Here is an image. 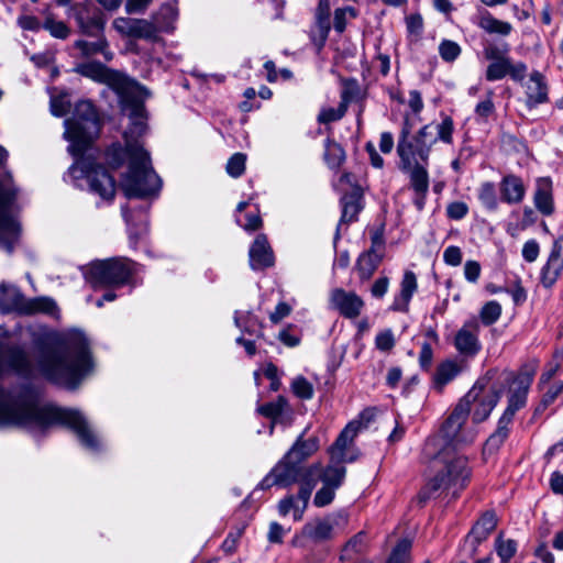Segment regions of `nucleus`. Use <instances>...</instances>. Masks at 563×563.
I'll return each instance as SVG.
<instances>
[{
  "mask_svg": "<svg viewBox=\"0 0 563 563\" xmlns=\"http://www.w3.org/2000/svg\"><path fill=\"white\" fill-rule=\"evenodd\" d=\"M345 159L343 147L333 140L327 139L324 145V161L329 168L339 169Z\"/></svg>",
  "mask_w": 563,
  "mask_h": 563,
  "instance_id": "obj_43",
  "label": "nucleus"
},
{
  "mask_svg": "<svg viewBox=\"0 0 563 563\" xmlns=\"http://www.w3.org/2000/svg\"><path fill=\"white\" fill-rule=\"evenodd\" d=\"M76 21L85 34L96 35L103 29L102 13L91 2H85L75 7Z\"/></svg>",
  "mask_w": 563,
  "mask_h": 563,
  "instance_id": "obj_19",
  "label": "nucleus"
},
{
  "mask_svg": "<svg viewBox=\"0 0 563 563\" xmlns=\"http://www.w3.org/2000/svg\"><path fill=\"white\" fill-rule=\"evenodd\" d=\"M477 198L486 211H497L500 196L498 197L496 186L493 181H483L479 185L477 188Z\"/></svg>",
  "mask_w": 563,
  "mask_h": 563,
  "instance_id": "obj_40",
  "label": "nucleus"
},
{
  "mask_svg": "<svg viewBox=\"0 0 563 563\" xmlns=\"http://www.w3.org/2000/svg\"><path fill=\"white\" fill-rule=\"evenodd\" d=\"M383 257L366 252H362L355 263V272L361 282L369 280L380 265Z\"/></svg>",
  "mask_w": 563,
  "mask_h": 563,
  "instance_id": "obj_39",
  "label": "nucleus"
},
{
  "mask_svg": "<svg viewBox=\"0 0 563 563\" xmlns=\"http://www.w3.org/2000/svg\"><path fill=\"white\" fill-rule=\"evenodd\" d=\"M341 82V103L349 108V104L362 101L366 96V88L356 79L339 76Z\"/></svg>",
  "mask_w": 563,
  "mask_h": 563,
  "instance_id": "obj_32",
  "label": "nucleus"
},
{
  "mask_svg": "<svg viewBox=\"0 0 563 563\" xmlns=\"http://www.w3.org/2000/svg\"><path fill=\"white\" fill-rule=\"evenodd\" d=\"M319 464L306 465L295 459L285 456L272 468V471L260 482L258 488L268 489L273 486L288 487L310 475H318Z\"/></svg>",
  "mask_w": 563,
  "mask_h": 563,
  "instance_id": "obj_9",
  "label": "nucleus"
},
{
  "mask_svg": "<svg viewBox=\"0 0 563 563\" xmlns=\"http://www.w3.org/2000/svg\"><path fill=\"white\" fill-rule=\"evenodd\" d=\"M507 73H486L488 81L500 80ZM514 81L520 82L525 87L527 97L526 104L529 109H533L549 100V88L542 73H509Z\"/></svg>",
  "mask_w": 563,
  "mask_h": 563,
  "instance_id": "obj_11",
  "label": "nucleus"
},
{
  "mask_svg": "<svg viewBox=\"0 0 563 563\" xmlns=\"http://www.w3.org/2000/svg\"><path fill=\"white\" fill-rule=\"evenodd\" d=\"M481 331L479 320L475 317L466 320L454 336L456 351L466 357H474L482 350L478 339Z\"/></svg>",
  "mask_w": 563,
  "mask_h": 563,
  "instance_id": "obj_14",
  "label": "nucleus"
},
{
  "mask_svg": "<svg viewBox=\"0 0 563 563\" xmlns=\"http://www.w3.org/2000/svg\"><path fill=\"white\" fill-rule=\"evenodd\" d=\"M445 213L450 220L459 221L467 216L468 206L463 201H452L446 206Z\"/></svg>",
  "mask_w": 563,
  "mask_h": 563,
  "instance_id": "obj_60",
  "label": "nucleus"
},
{
  "mask_svg": "<svg viewBox=\"0 0 563 563\" xmlns=\"http://www.w3.org/2000/svg\"><path fill=\"white\" fill-rule=\"evenodd\" d=\"M341 522L345 523L346 517L342 515H330L324 518L314 519L302 527L300 537L314 542L329 540L333 537L335 529Z\"/></svg>",
  "mask_w": 563,
  "mask_h": 563,
  "instance_id": "obj_15",
  "label": "nucleus"
},
{
  "mask_svg": "<svg viewBox=\"0 0 563 563\" xmlns=\"http://www.w3.org/2000/svg\"><path fill=\"white\" fill-rule=\"evenodd\" d=\"M26 297L20 289L11 284H0V311L2 313L19 312L23 314Z\"/></svg>",
  "mask_w": 563,
  "mask_h": 563,
  "instance_id": "obj_28",
  "label": "nucleus"
},
{
  "mask_svg": "<svg viewBox=\"0 0 563 563\" xmlns=\"http://www.w3.org/2000/svg\"><path fill=\"white\" fill-rule=\"evenodd\" d=\"M357 16V11L353 7L338 8L334 11L333 26L338 33H343L349 19Z\"/></svg>",
  "mask_w": 563,
  "mask_h": 563,
  "instance_id": "obj_51",
  "label": "nucleus"
},
{
  "mask_svg": "<svg viewBox=\"0 0 563 563\" xmlns=\"http://www.w3.org/2000/svg\"><path fill=\"white\" fill-rule=\"evenodd\" d=\"M367 549V537L366 533L361 531L352 537L343 547L340 560L353 561L357 559H364L363 554Z\"/></svg>",
  "mask_w": 563,
  "mask_h": 563,
  "instance_id": "obj_37",
  "label": "nucleus"
},
{
  "mask_svg": "<svg viewBox=\"0 0 563 563\" xmlns=\"http://www.w3.org/2000/svg\"><path fill=\"white\" fill-rule=\"evenodd\" d=\"M485 57L489 62L487 70H525L523 64H515L509 56L507 46L488 45L485 51Z\"/></svg>",
  "mask_w": 563,
  "mask_h": 563,
  "instance_id": "obj_26",
  "label": "nucleus"
},
{
  "mask_svg": "<svg viewBox=\"0 0 563 563\" xmlns=\"http://www.w3.org/2000/svg\"><path fill=\"white\" fill-rule=\"evenodd\" d=\"M250 265L254 271L274 265V253L265 234H258L249 251Z\"/></svg>",
  "mask_w": 563,
  "mask_h": 563,
  "instance_id": "obj_25",
  "label": "nucleus"
},
{
  "mask_svg": "<svg viewBox=\"0 0 563 563\" xmlns=\"http://www.w3.org/2000/svg\"><path fill=\"white\" fill-rule=\"evenodd\" d=\"M246 155L243 153L233 154L227 163V173L234 178L243 175L245 170Z\"/></svg>",
  "mask_w": 563,
  "mask_h": 563,
  "instance_id": "obj_55",
  "label": "nucleus"
},
{
  "mask_svg": "<svg viewBox=\"0 0 563 563\" xmlns=\"http://www.w3.org/2000/svg\"><path fill=\"white\" fill-rule=\"evenodd\" d=\"M563 271V246L554 241L545 265L541 269V283L544 287H552Z\"/></svg>",
  "mask_w": 563,
  "mask_h": 563,
  "instance_id": "obj_24",
  "label": "nucleus"
},
{
  "mask_svg": "<svg viewBox=\"0 0 563 563\" xmlns=\"http://www.w3.org/2000/svg\"><path fill=\"white\" fill-rule=\"evenodd\" d=\"M470 477L471 468L468 467L467 457L454 455L452 460L446 462L445 466L437 471L435 475L427 479L419 490L417 499L419 504L424 505L445 490H452V495L456 496L466 487Z\"/></svg>",
  "mask_w": 563,
  "mask_h": 563,
  "instance_id": "obj_8",
  "label": "nucleus"
},
{
  "mask_svg": "<svg viewBox=\"0 0 563 563\" xmlns=\"http://www.w3.org/2000/svg\"><path fill=\"white\" fill-rule=\"evenodd\" d=\"M16 191L7 188L0 181V247L12 254L20 239L19 222L10 216V209L15 200Z\"/></svg>",
  "mask_w": 563,
  "mask_h": 563,
  "instance_id": "obj_10",
  "label": "nucleus"
},
{
  "mask_svg": "<svg viewBox=\"0 0 563 563\" xmlns=\"http://www.w3.org/2000/svg\"><path fill=\"white\" fill-rule=\"evenodd\" d=\"M396 345V339L390 329L380 331L375 336V347L380 352L389 353Z\"/></svg>",
  "mask_w": 563,
  "mask_h": 563,
  "instance_id": "obj_56",
  "label": "nucleus"
},
{
  "mask_svg": "<svg viewBox=\"0 0 563 563\" xmlns=\"http://www.w3.org/2000/svg\"><path fill=\"white\" fill-rule=\"evenodd\" d=\"M178 18V8L176 1L164 3L153 16V20L159 32H170L175 27Z\"/></svg>",
  "mask_w": 563,
  "mask_h": 563,
  "instance_id": "obj_34",
  "label": "nucleus"
},
{
  "mask_svg": "<svg viewBox=\"0 0 563 563\" xmlns=\"http://www.w3.org/2000/svg\"><path fill=\"white\" fill-rule=\"evenodd\" d=\"M18 25L24 31L37 32L43 29L40 19L31 14H22L16 20Z\"/></svg>",
  "mask_w": 563,
  "mask_h": 563,
  "instance_id": "obj_64",
  "label": "nucleus"
},
{
  "mask_svg": "<svg viewBox=\"0 0 563 563\" xmlns=\"http://www.w3.org/2000/svg\"><path fill=\"white\" fill-rule=\"evenodd\" d=\"M43 29L48 31L49 34L59 40H65L69 35V29L63 21H56L52 15H47Z\"/></svg>",
  "mask_w": 563,
  "mask_h": 563,
  "instance_id": "obj_52",
  "label": "nucleus"
},
{
  "mask_svg": "<svg viewBox=\"0 0 563 563\" xmlns=\"http://www.w3.org/2000/svg\"><path fill=\"white\" fill-rule=\"evenodd\" d=\"M291 391L302 400H309L313 397L314 389L312 384L303 376H297L291 382Z\"/></svg>",
  "mask_w": 563,
  "mask_h": 563,
  "instance_id": "obj_50",
  "label": "nucleus"
},
{
  "mask_svg": "<svg viewBox=\"0 0 563 563\" xmlns=\"http://www.w3.org/2000/svg\"><path fill=\"white\" fill-rule=\"evenodd\" d=\"M60 424L71 430L80 444L97 452L100 442L86 417L76 409L55 405H40L37 389L29 383L11 388L0 386V427H18L44 432L49 427Z\"/></svg>",
  "mask_w": 563,
  "mask_h": 563,
  "instance_id": "obj_3",
  "label": "nucleus"
},
{
  "mask_svg": "<svg viewBox=\"0 0 563 563\" xmlns=\"http://www.w3.org/2000/svg\"><path fill=\"white\" fill-rule=\"evenodd\" d=\"M345 463H347V461H334L330 456L329 464L320 474L322 483L339 489L342 486L346 475V468L344 466Z\"/></svg>",
  "mask_w": 563,
  "mask_h": 563,
  "instance_id": "obj_36",
  "label": "nucleus"
},
{
  "mask_svg": "<svg viewBox=\"0 0 563 563\" xmlns=\"http://www.w3.org/2000/svg\"><path fill=\"white\" fill-rule=\"evenodd\" d=\"M341 218L336 228L334 240L340 239V228L342 224H350L357 220L358 213L363 209V195L355 189L342 196L341 200Z\"/></svg>",
  "mask_w": 563,
  "mask_h": 563,
  "instance_id": "obj_23",
  "label": "nucleus"
},
{
  "mask_svg": "<svg viewBox=\"0 0 563 563\" xmlns=\"http://www.w3.org/2000/svg\"><path fill=\"white\" fill-rule=\"evenodd\" d=\"M264 376L269 379V390L271 391H278L282 387V380L280 376L282 373L278 369V367L273 363H267L265 367L263 368Z\"/></svg>",
  "mask_w": 563,
  "mask_h": 563,
  "instance_id": "obj_59",
  "label": "nucleus"
},
{
  "mask_svg": "<svg viewBox=\"0 0 563 563\" xmlns=\"http://www.w3.org/2000/svg\"><path fill=\"white\" fill-rule=\"evenodd\" d=\"M132 37L154 41L159 33L154 20L135 19Z\"/></svg>",
  "mask_w": 563,
  "mask_h": 563,
  "instance_id": "obj_47",
  "label": "nucleus"
},
{
  "mask_svg": "<svg viewBox=\"0 0 563 563\" xmlns=\"http://www.w3.org/2000/svg\"><path fill=\"white\" fill-rule=\"evenodd\" d=\"M537 366L525 364L512 375L509 380L508 404L498 419L496 430L488 437L484 445V452H497L508 439L517 411L527 405L528 393L534 379Z\"/></svg>",
  "mask_w": 563,
  "mask_h": 563,
  "instance_id": "obj_6",
  "label": "nucleus"
},
{
  "mask_svg": "<svg viewBox=\"0 0 563 563\" xmlns=\"http://www.w3.org/2000/svg\"><path fill=\"white\" fill-rule=\"evenodd\" d=\"M360 424L350 422L340 432L334 443L329 449V454L334 461H347L353 463L357 459V453L354 449V439L357 435Z\"/></svg>",
  "mask_w": 563,
  "mask_h": 563,
  "instance_id": "obj_16",
  "label": "nucleus"
},
{
  "mask_svg": "<svg viewBox=\"0 0 563 563\" xmlns=\"http://www.w3.org/2000/svg\"><path fill=\"white\" fill-rule=\"evenodd\" d=\"M533 202L543 216H551L554 212L552 181L549 177H542L537 180Z\"/></svg>",
  "mask_w": 563,
  "mask_h": 563,
  "instance_id": "obj_31",
  "label": "nucleus"
},
{
  "mask_svg": "<svg viewBox=\"0 0 563 563\" xmlns=\"http://www.w3.org/2000/svg\"><path fill=\"white\" fill-rule=\"evenodd\" d=\"M439 54L445 62L455 60L461 54L460 45L451 40H443L439 45Z\"/></svg>",
  "mask_w": 563,
  "mask_h": 563,
  "instance_id": "obj_57",
  "label": "nucleus"
},
{
  "mask_svg": "<svg viewBox=\"0 0 563 563\" xmlns=\"http://www.w3.org/2000/svg\"><path fill=\"white\" fill-rule=\"evenodd\" d=\"M473 22L488 34H498L507 36L512 31V25L509 22L496 19L487 10H478L477 14L473 16Z\"/></svg>",
  "mask_w": 563,
  "mask_h": 563,
  "instance_id": "obj_30",
  "label": "nucleus"
},
{
  "mask_svg": "<svg viewBox=\"0 0 563 563\" xmlns=\"http://www.w3.org/2000/svg\"><path fill=\"white\" fill-rule=\"evenodd\" d=\"M140 271L139 263L124 256H115L91 262L85 272V278L93 288L123 286L134 288L137 285L136 276Z\"/></svg>",
  "mask_w": 563,
  "mask_h": 563,
  "instance_id": "obj_7",
  "label": "nucleus"
},
{
  "mask_svg": "<svg viewBox=\"0 0 563 563\" xmlns=\"http://www.w3.org/2000/svg\"><path fill=\"white\" fill-rule=\"evenodd\" d=\"M58 311L56 302L48 297H37L29 299L26 298V303L24 308L23 314H34V313H46L49 316L56 314Z\"/></svg>",
  "mask_w": 563,
  "mask_h": 563,
  "instance_id": "obj_41",
  "label": "nucleus"
},
{
  "mask_svg": "<svg viewBox=\"0 0 563 563\" xmlns=\"http://www.w3.org/2000/svg\"><path fill=\"white\" fill-rule=\"evenodd\" d=\"M409 177V187L412 190V203L418 211H422L426 206L427 196L429 192V173L428 165L419 164L412 166L411 169H400Z\"/></svg>",
  "mask_w": 563,
  "mask_h": 563,
  "instance_id": "obj_17",
  "label": "nucleus"
},
{
  "mask_svg": "<svg viewBox=\"0 0 563 563\" xmlns=\"http://www.w3.org/2000/svg\"><path fill=\"white\" fill-rule=\"evenodd\" d=\"M244 100L239 103V109L242 112H251L261 107L260 102L255 100L256 91L254 88L250 87L243 92Z\"/></svg>",
  "mask_w": 563,
  "mask_h": 563,
  "instance_id": "obj_63",
  "label": "nucleus"
},
{
  "mask_svg": "<svg viewBox=\"0 0 563 563\" xmlns=\"http://www.w3.org/2000/svg\"><path fill=\"white\" fill-rule=\"evenodd\" d=\"M249 206L247 201H241L236 207L235 220L236 223L245 231L253 232L262 225V219L257 212H250L242 216V212Z\"/></svg>",
  "mask_w": 563,
  "mask_h": 563,
  "instance_id": "obj_44",
  "label": "nucleus"
},
{
  "mask_svg": "<svg viewBox=\"0 0 563 563\" xmlns=\"http://www.w3.org/2000/svg\"><path fill=\"white\" fill-rule=\"evenodd\" d=\"M518 543L514 539H504L500 533L495 540V550L501 563H508L517 553Z\"/></svg>",
  "mask_w": 563,
  "mask_h": 563,
  "instance_id": "obj_45",
  "label": "nucleus"
},
{
  "mask_svg": "<svg viewBox=\"0 0 563 563\" xmlns=\"http://www.w3.org/2000/svg\"><path fill=\"white\" fill-rule=\"evenodd\" d=\"M473 396V393H467L441 426L439 433L454 448L457 444L471 442L473 440V438L467 439L462 434V427L465 424L471 413L468 400L472 399Z\"/></svg>",
  "mask_w": 563,
  "mask_h": 563,
  "instance_id": "obj_12",
  "label": "nucleus"
},
{
  "mask_svg": "<svg viewBox=\"0 0 563 563\" xmlns=\"http://www.w3.org/2000/svg\"><path fill=\"white\" fill-rule=\"evenodd\" d=\"M279 341L288 347L299 345L301 338L294 325H288L283 329L278 334Z\"/></svg>",
  "mask_w": 563,
  "mask_h": 563,
  "instance_id": "obj_61",
  "label": "nucleus"
},
{
  "mask_svg": "<svg viewBox=\"0 0 563 563\" xmlns=\"http://www.w3.org/2000/svg\"><path fill=\"white\" fill-rule=\"evenodd\" d=\"M501 316V306L496 300L486 302L481 311L479 319L484 325H492L498 321Z\"/></svg>",
  "mask_w": 563,
  "mask_h": 563,
  "instance_id": "obj_48",
  "label": "nucleus"
},
{
  "mask_svg": "<svg viewBox=\"0 0 563 563\" xmlns=\"http://www.w3.org/2000/svg\"><path fill=\"white\" fill-rule=\"evenodd\" d=\"M330 300L332 307L346 319L357 318L364 308V300L356 292L342 288L332 290Z\"/></svg>",
  "mask_w": 563,
  "mask_h": 563,
  "instance_id": "obj_18",
  "label": "nucleus"
},
{
  "mask_svg": "<svg viewBox=\"0 0 563 563\" xmlns=\"http://www.w3.org/2000/svg\"><path fill=\"white\" fill-rule=\"evenodd\" d=\"M76 46L86 56H93V55L102 54L106 59H109L107 53L104 52V45L102 42L89 43L86 41H78V42H76Z\"/></svg>",
  "mask_w": 563,
  "mask_h": 563,
  "instance_id": "obj_62",
  "label": "nucleus"
},
{
  "mask_svg": "<svg viewBox=\"0 0 563 563\" xmlns=\"http://www.w3.org/2000/svg\"><path fill=\"white\" fill-rule=\"evenodd\" d=\"M91 79L104 82L118 97L121 113L129 119L123 133L125 145L111 144L106 151L108 165L118 169L128 162V172L122 176V190L128 198H155L163 181L152 166L150 153L140 139L148 131L150 113L145 107L152 92L125 73H81Z\"/></svg>",
  "mask_w": 563,
  "mask_h": 563,
  "instance_id": "obj_1",
  "label": "nucleus"
},
{
  "mask_svg": "<svg viewBox=\"0 0 563 563\" xmlns=\"http://www.w3.org/2000/svg\"><path fill=\"white\" fill-rule=\"evenodd\" d=\"M35 346L34 366L23 345L0 344V378L8 373L30 378L36 369L47 382L75 390L93 371L90 342L79 330L48 332Z\"/></svg>",
  "mask_w": 563,
  "mask_h": 563,
  "instance_id": "obj_2",
  "label": "nucleus"
},
{
  "mask_svg": "<svg viewBox=\"0 0 563 563\" xmlns=\"http://www.w3.org/2000/svg\"><path fill=\"white\" fill-rule=\"evenodd\" d=\"M347 111L344 103H339L336 108L322 109L318 115V121L322 124H328L341 120Z\"/></svg>",
  "mask_w": 563,
  "mask_h": 563,
  "instance_id": "obj_53",
  "label": "nucleus"
},
{
  "mask_svg": "<svg viewBox=\"0 0 563 563\" xmlns=\"http://www.w3.org/2000/svg\"><path fill=\"white\" fill-rule=\"evenodd\" d=\"M316 476L317 475H310L308 478H302V481L298 482L300 484V487H299L297 495H295V497L299 501H301V506H300V508L297 507V509H296L297 518L300 516V512H305L308 507V503L311 497V493L316 486Z\"/></svg>",
  "mask_w": 563,
  "mask_h": 563,
  "instance_id": "obj_46",
  "label": "nucleus"
},
{
  "mask_svg": "<svg viewBox=\"0 0 563 563\" xmlns=\"http://www.w3.org/2000/svg\"><path fill=\"white\" fill-rule=\"evenodd\" d=\"M412 124L406 118L397 143L399 169H411L419 164L429 165L432 146L438 142L453 143L454 121L450 115L442 114L441 122L426 124L416 134H411Z\"/></svg>",
  "mask_w": 563,
  "mask_h": 563,
  "instance_id": "obj_5",
  "label": "nucleus"
},
{
  "mask_svg": "<svg viewBox=\"0 0 563 563\" xmlns=\"http://www.w3.org/2000/svg\"><path fill=\"white\" fill-rule=\"evenodd\" d=\"M468 393L474 394L472 399L468 400L473 422L481 423L490 416V412L497 406L500 398L499 391L494 389L485 390L477 383Z\"/></svg>",
  "mask_w": 563,
  "mask_h": 563,
  "instance_id": "obj_13",
  "label": "nucleus"
},
{
  "mask_svg": "<svg viewBox=\"0 0 563 563\" xmlns=\"http://www.w3.org/2000/svg\"><path fill=\"white\" fill-rule=\"evenodd\" d=\"M496 526L497 517L494 511H485L479 517L465 539V542L471 544L473 553L476 551L478 544L488 538Z\"/></svg>",
  "mask_w": 563,
  "mask_h": 563,
  "instance_id": "obj_27",
  "label": "nucleus"
},
{
  "mask_svg": "<svg viewBox=\"0 0 563 563\" xmlns=\"http://www.w3.org/2000/svg\"><path fill=\"white\" fill-rule=\"evenodd\" d=\"M454 455H459L454 446L446 442L440 433L430 435L422 448V456L426 460L439 462L442 466H445Z\"/></svg>",
  "mask_w": 563,
  "mask_h": 563,
  "instance_id": "obj_21",
  "label": "nucleus"
},
{
  "mask_svg": "<svg viewBox=\"0 0 563 563\" xmlns=\"http://www.w3.org/2000/svg\"><path fill=\"white\" fill-rule=\"evenodd\" d=\"M319 449V439L317 437L303 438L301 433L292 446L287 452V459H295L301 464Z\"/></svg>",
  "mask_w": 563,
  "mask_h": 563,
  "instance_id": "obj_33",
  "label": "nucleus"
},
{
  "mask_svg": "<svg viewBox=\"0 0 563 563\" xmlns=\"http://www.w3.org/2000/svg\"><path fill=\"white\" fill-rule=\"evenodd\" d=\"M500 201L507 205H519L523 201L527 187L523 179L512 173L501 177L499 185Z\"/></svg>",
  "mask_w": 563,
  "mask_h": 563,
  "instance_id": "obj_22",
  "label": "nucleus"
},
{
  "mask_svg": "<svg viewBox=\"0 0 563 563\" xmlns=\"http://www.w3.org/2000/svg\"><path fill=\"white\" fill-rule=\"evenodd\" d=\"M256 411L273 421V424L283 421V415L285 411H290L288 400L284 396H278L276 400L269 401L263 405H258ZM274 426L271 428L273 432Z\"/></svg>",
  "mask_w": 563,
  "mask_h": 563,
  "instance_id": "obj_35",
  "label": "nucleus"
},
{
  "mask_svg": "<svg viewBox=\"0 0 563 563\" xmlns=\"http://www.w3.org/2000/svg\"><path fill=\"white\" fill-rule=\"evenodd\" d=\"M301 501H299L295 495H288L282 500H279L277 509L278 514L282 517L288 516L290 512L292 514V519L295 521H300L303 518L305 512H300V516L297 518V507L300 508Z\"/></svg>",
  "mask_w": 563,
  "mask_h": 563,
  "instance_id": "obj_49",
  "label": "nucleus"
},
{
  "mask_svg": "<svg viewBox=\"0 0 563 563\" xmlns=\"http://www.w3.org/2000/svg\"><path fill=\"white\" fill-rule=\"evenodd\" d=\"M366 253L385 256V236L384 228L375 229L371 232V246L365 251Z\"/></svg>",
  "mask_w": 563,
  "mask_h": 563,
  "instance_id": "obj_54",
  "label": "nucleus"
},
{
  "mask_svg": "<svg viewBox=\"0 0 563 563\" xmlns=\"http://www.w3.org/2000/svg\"><path fill=\"white\" fill-rule=\"evenodd\" d=\"M336 488L333 486L323 484L322 487L316 493L313 504L316 507H325L330 505L335 497Z\"/></svg>",
  "mask_w": 563,
  "mask_h": 563,
  "instance_id": "obj_58",
  "label": "nucleus"
},
{
  "mask_svg": "<svg viewBox=\"0 0 563 563\" xmlns=\"http://www.w3.org/2000/svg\"><path fill=\"white\" fill-rule=\"evenodd\" d=\"M418 290L417 275L412 271H405L399 284V292L394 296L389 310L407 313L413 295Z\"/></svg>",
  "mask_w": 563,
  "mask_h": 563,
  "instance_id": "obj_20",
  "label": "nucleus"
},
{
  "mask_svg": "<svg viewBox=\"0 0 563 563\" xmlns=\"http://www.w3.org/2000/svg\"><path fill=\"white\" fill-rule=\"evenodd\" d=\"M462 372V366L455 360H444L438 364L432 375V388L442 394L444 387L454 380Z\"/></svg>",
  "mask_w": 563,
  "mask_h": 563,
  "instance_id": "obj_29",
  "label": "nucleus"
},
{
  "mask_svg": "<svg viewBox=\"0 0 563 563\" xmlns=\"http://www.w3.org/2000/svg\"><path fill=\"white\" fill-rule=\"evenodd\" d=\"M330 29V18H327L325 14L316 16V22L310 31V38L318 51L324 46Z\"/></svg>",
  "mask_w": 563,
  "mask_h": 563,
  "instance_id": "obj_42",
  "label": "nucleus"
},
{
  "mask_svg": "<svg viewBox=\"0 0 563 563\" xmlns=\"http://www.w3.org/2000/svg\"><path fill=\"white\" fill-rule=\"evenodd\" d=\"M65 125L64 135L70 143L68 152L75 157L68 175L74 179L75 186L81 187L80 181L86 180L90 192L111 203L115 197L114 177L102 165L85 156L101 128L99 114L92 102H77L71 118L65 120Z\"/></svg>",
  "mask_w": 563,
  "mask_h": 563,
  "instance_id": "obj_4",
  "label": "nucleus"
},
{
  "mask_svg": "<svg viewBox=\"0 0 563 563\" xmlns=\"http://www.w3.org/2000/svg\"><path fill=\"white\" fill-rule=\"evenodd\" d=\"M233 319L234 324L242 331V333L256 336L262 335L263 323L253 312L236 310Z\"/></svg>",
  "mask_w": 563,
  "mask_h": 563,
  "instance_id": "obj_38",
  "label": "nucleus"
}]
</instances>
